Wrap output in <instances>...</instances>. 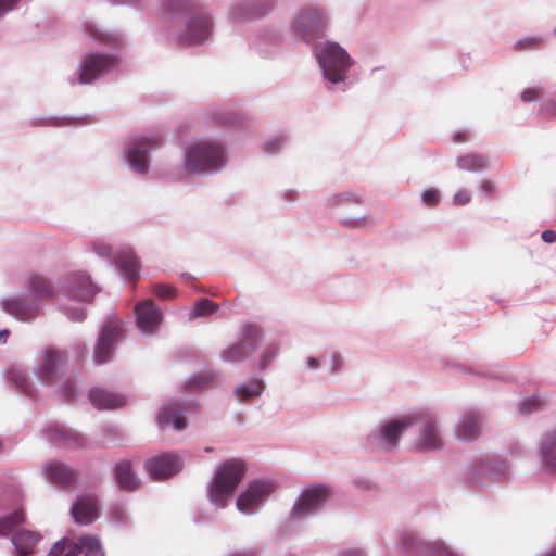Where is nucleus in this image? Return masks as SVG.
<instances>
[{"label": "nucleus", "mask_w": 556, "mask_h": 556, "mask_svg": "<svg viewBox=\"0 0 556 556\" xmlns=\"http://www.w3.org/2000/svg\"><path fill=\"white\" fill-rule=\"evenodd\" d=\"M228 164L226 146L211 138H197L188 141L181 151V165L173 174L176 180L190 177L215 175Z\"/></svg>", "instance_id": "obj_1"}, {"label": "nucleus", "mask_w": 556, "mask_h": 556, "mask_svg": "<svg viewBox=\"0 0 556 556\" xmlns=\"http://www.w3.org/2000/svg\"><path fill=\"white\" fill-rule=\"evenodd\" d=\"M27 293L15 294L0 301V307L18 321L37 319L46 303L54 296L52 282L41 275H30L26 281Z\"/></svg>", "instance_id": "obj_2"}, {"label": "nucleus", "mask_w": 556, "mask_h": 556, "mask_svg": "<svg viewBox=\"0 0 556 556\" xmlns=\"http://www.w3.org/2000/svg\"><path fill=\"white\" fill-rule=\"evenodd\" d=\"M314 55L327 89L344 92L349 87V74L355 63L354 59L341 45L331 40L315 45Z\"/></svg>", "instance_id": "obj_3"}, {"label": "nucleus", "mask_w": 556, "mask_h": 556, "mask_svg": "<svg viewBox=\"0 0 556 556\" xmlns=\"http://www.w3.org/2000/svg\"><path fill=\"white\" fill-rule=\"evenodd\" d=\"M66 353L52 348L42 350L34 367L38 380L56 392L62 393L66 399L75 397V383L64 376Z\"/></svg>", "instance_id": "obj_4"}, {"label": "nucleus", "mask_w": 556, "mask_h": 556, "mask_svg": "<svg viewBox=\"0 0 556 556\" xmlns=\"http://www.w3.org/2000/svg\"><path fill=\"white\" fill-rule=\"evenodd\" d=\"M68 292L66 295L58 294L56 303L60 311L73 321H80L85 318V307L81 305L92 299L98 292L97 286L90 276L85 271H73L66 277Z\"/></svg>", "instance_id": "obj_5"}, {"label": "nucleus", "mask_w": 556, "mask_h": 556, "mask_svg": "<svg viewBox=\"0 0 556 556\" xmlns=\"http://www.w3.org/2000/svg\"><path fill=\"white\" fill-rule=\"evenodd\" d=\"M245 471L247 465L243 460L232 458L222 463L207 485L210 503L217 508H225Z\"/></svg>", "instance_id": "obj_6"}, {"label": "nucleus", "mask_w": 556, "mask_h": 556, "mask_svg": "<svg viewBox=\"0 0 556 556\" xmlns=\"http://www.w3.org/2000/svg\"><path fill=\"white\" fill-rule=\"evenodd\" d=\"M330 24L328 9L319 2L302 4L290 22V29L294 36L306 43L320 38Z\"/></svg>", "instance_id": "obj_7"}, {"label": "nucleus", "mask_w": 556, "mask_h": 556, "mask_svg": "<svg viewBox=\"0 0 556 556\" xmlns=\"http://www.w3.org/2000/svg\"><path fill=\"white\" fill-rule=\"evenodd\" d=\"M418 418L419 415L407 413L382 421L368 434V445L380 451H395L403 432L415 426Z\"/></svg>", "instance_id": "obj_8"}, {"label": "nucleus", "mask_w": 556, "mask_h": 556, "mask_svg": "<svg viewBox=\"0 0 556 556\" xmlns=\"http://www.w3.org/2000/svg\"><path fill=\"white\" fill-rule=\"evenodd\" d=\"M331 488L323 483L303 489L290 509V519L301 521L316 515L331 498Z\"/></svg>", "instance_id": "obj_9"}, {"label": "nucleus", "mask_w": 556, "mask_h": 556, "mask_svg": "<svg viewBox=\"0 0 556 556\" xmlns=\"http://www.w3.org/2000/svg\"><path fill=\"white\" fill-rule=\"evenodd\" d=\"M162 136L153 132L142 135L129 140L123 152V161L139 175L147 174L150 169L149 153L160 146Z\"/></svg>", "instance_id": "obj_10"}, {"label": "nucleus", "mask_w": 556, "mask_h": 556, "mask_svg": "<svg viewBox=\"0 0 556 556\" xmlns=\"http://www.w3.org/2000/svg\"><path fill=\"white\" fill-rule=\"evenodd\" d=\"M117 66L118 60L115 55L102 52L88 53L83 58L78 71L68 77V81L71 85L90 84L115 71Z\"/></svg>", "instance_id": "obj_11"}, {"label": "nucleus", "mask_w": 556, "mask_h": 556, "mask_svg": "<svg viewBox=\"0 0 556 556\" xmlns=\"http://www.w3.org/2000/svg\"><path fill=\"white\" fill-rule=\"evenodd\" d=\"M277 484L271 479L250 481L236 500L237 510L247 516L256 514L276 491Z\"/></svg>", "instance_id": "obj_12"}, {"label": "nucleus", "mask_w": 556, "mask_h": 556, "mask_svg": "<svg viewBox=\"0 0 556 556\" xmlns=\"http://www.w3.org/2000/svg\"><path fill=\"white\" fill-rule=\"evenodd\" d=\"M410 415H419L416 420L419 426L415 440V448L421 452H437L444 447V438L438 418L426 409L410 412Z\"/></svg>", "instance_id": "obj_13"}, {"label": "nucleus", "mask_w": 556, "mask_h": 556, "mask_svg": "<svg viewBox=\"0 0 556 556\" xmlns=\"http://www.w3.org/2000/svg\"><path fill=\"white\" fill-rule=\"evenodd\" d=\"M121 333V320L116 316L109 317L99 332L94 346L93 358L97 364L101 365L111 359L112 352Z\"/></svg>", "instance_id": "obj_14"}, {"label": "nucleus", "mask_w": 556, "mask_h": 556, "mask_svg": "<svg viewBox=\"0 0 556 556\" xmlns=\"http://www.w3.org/2000/svg\"><path fill=\"white\" fill-rule=\"evenodd\" d=\"M509 473L510 470L503 460L495 457H486L481 459L472 469L470 482L473 485H488L486 478L498 482L508 478Z\"/></svg>", "instance_id": "obj_15"}, {"label": "nucleus", "mask_w": 556, "mask_h": 556, "mask_svg": "<svg viewBox=\"0 0 556 556\" xmlns=\"http://www.w3.org/2000/svg\"><path fill=\"white\" fill-rule=\"evenodd\" d=\"M184 462L175 453H163L146 460L144 469L154 480H165L178 473Z\"/></svg>", "instance_id": "obj_16"}, {"label": "nucleus", "mask_w": 556, "mask_h": 556, "mask_svg": "<svg viewBox=\"0 0 556 556\" xmlns=\"http://www.w3.org/2000/svg\"><path fill=\"white\" fill-rule=\"evenodd\" d=\"M135 315L137 328L142 334L152 336L159 331L163 313L152 300L138 303L135 307Z\"/></svg>", "instance_id": "obj_17"}, {"label": "nucleus", "mask_w": 556, "mask_h": 556, "mask_svg": "<svg viewBox=\"0 0 556 556\" xmlns=\"http://www.w3.org/2000/svg\"><path fill=\"white\" fill-rule=\"evenodd\" d=\"M273 7V0L261 2L260 0H239L229 11L228 17L236 23H247L267 14Z\"/></svg>", "instance_id": "obj_18"}, {"label": "nucleus", "mask_w": 556, "mask_h": 556, "mask_svg": "<svg viewBox=\"0 0 556 556\" xmlns=\"http://www.w3.org/2000/svg\"><path fill=\"white\" fill-rule=\"evenodd\" d=\"M212 34V21L207 14H199L188 20L185 31L180 35L179 41L185 46L201 45Z\"/></svg>", "instance_id": "obj_19"}, {"label": "nucleus", "mask_w": 556, "mask_h": 556, "mask_svg": "<svg viewBox=\"0 0 556 556\" xmlns=\"http://www.w3.org/2000/svg\"><path fill=\"white\" fill-rule=\"evenodd\" d=\"M453 433L460 442L476 441L482 433V416L477 412L463 413L454 425Z\"/></svg>", "instance_id": "obj_20"}, {"label": "nucleus", "mask_w": 556, "mask_h": 556, "mask_svg": "<svg viewBox=\"0 0 556 556\" xmlns=\"http://www.w3.org/2000/svg\"><path fill=\"white\" fill-rule=\"evenodd\" d=\"M538 462L542 473L556 476V428L542 435L539 442Z\"/></svg>", "instance_id": "obj_21"}, {"label": "nucleus", "mask_w": 556, "mask_h": 556, "mask_svg": "<svg viewBox=\"0 0 556 556\" xmlns=\"http://www.w3.org/2000/svg\"><path fill=\"white\" fill-rule=\"evenodd\" d=\"M41 475L43 479L54 485L66 486L76 480L75 470L59 460H50L41 466Z\"/></svg>", "instance_id": "obj_22"}, {"label": "nucleus", "mask_w": 556, "mask_h": 556, "mask_svg": "<svg viewBox=\"0 0 556 556\" xmlns=\"http://www.w3.org/2000/svg\"><path fill=\"white\" fill-rule=\"evenodd\" d=\"M71 514L76 523H92L99 518L97 497L93 494L78 496L71 508Z\"/></svg>", "instance_id": "obj_23"}, {"label": "nucleus", "mask_w": 556, "mask_h": 556, "mask_svg": "<svg viewBox=\"0 0 556 556\" xmlns=\"http://www.w3.org/2000/svg\"><path fill=\"white\" fill-rule=\"evenodd\" d=\"M187 407L177 402L166 403L159 413L157 421L161 428L173 427L177 431L186 428L185 413Z\"/></svg>", "instance_id": "obj_24"}, {"label": "nucleus", "mask_w": 556, "mask_h": 556, "mask_svg": "<svg viewBox=\"0 0 556 556\" xmlns=\"http://www.w3.org/2000/svg\"><path fill=\"white\" fill-rule=\"evenodd\" d=\"M90 403L97 409H114L124 406L127 402L125 395L103 388H93L89 392Z\"/></svg>", "instance_id": "obj_25"}, {"label": "nucleus", "mask_w": 556, "mask_h": 556, "mask_svg": "<svg viewBox=\"0 0 556 556\" xmlns=\"http://www.w3.org/2000/svg\"><path fill=\"white\" fill-rule=\"evenodd\" d=\"M265 389L266 382L263 378L251 377L236 386L232 394L238 402L244 403L261 397Z\"/></svg>", "instance_id": "obj_26"}, {"label": "nucleus", "mask_w": 556, "mask_h": 556, "mask_svg": "<svg viewBox=\"0 0 556 556\" xmlns=\"http://www.w3.org/2000/svg\"><path fill=\"white\" fill-rule=\"evenodd\" d=\"M113 263L124 279L134 280L139 274V263L130 248H125L113 256Z\"/></svg>", "instance_id": "obj_27"}, {"label": "nucleus", "mask_w": 556, "mask_h": 556, "mask_svg": "<svg viewBox=\"0 0 556 556\" xmlns=\"http://www.w3.org/2000/svg\"><path fill=\"white\" fill-rule=\"evenodd\" d=\"M45 438L56 445L72 447L79 444V435L72 429L61 425H50L45 429Z\"/></svg>", "instance_id": "obj_28"}, {"label": "nucleus", "mask_w": 556, "mask_h": 556, "mask_svg": "<svg viewBox=\"0 0 556 556\" xmlns=\"http://www.w3.org/2000/svg\"><path fill=\"white\" fill-rule=\"evenodd\" d=\"M264 338V331L256 324L247 323L239 328V341L251 352H254Z\"/></svg>", "instance_id": "obj_29"}, {"label": "nucleus", "mask_w": 556, "mask_h": 556, "mask_svg": "<svg viewBox=\"0 0 556 556\" xmlns=\"http://www.w3.org/2000/svg\"><path fill=\"white\" fill-rule=\"evenodd\" d=\"M41 535L38 532L22 530L15 532L12 538V544L15 546L18 554H28L40 541Z\"/></svg>", "instance_id": "obj_30"}, {"label": "nucleus", "mask_w": 556, "mask_h": 556, "mask_svg": "<svg viewBox=\"0 0 556 556\" xmlns=\"http://www.w3.org/2000/svg\"><path fill=\"white\" fill-rule=\"evenodd\" d=\"M115 478L121 489L132 491L139 484V479L132 471V467L128 460L116 464Z\"/></svg>", "instance_id": "obj_31"}, {"label": "nucleus", "mask_w": 556, "mask_h": 556, "mask_svg": "<svg viewBox=\"0 0 556 556\" xmlns=\"http://www.w3.org/2000/svg\"><path fill=\"white\" fill-rule=\"evenodd\" d=\"M250 351L238 340L227 344L219 353L223 362L233 364L248 359Z\"/></svg>", "instance_id": "obj_32"}, {"label": "nucleus", "mask_w": 556, "mask_h": 556, "mask_svg": "<svg viewBox=\"0 0 556 556\" xmlns=\"http://www.w3.org/2000/svg\"><path fill=\"white\" fill-rule=\"evenodd\" d=\"M281 345L278 341H269L260 352L256 358V369L265 371L278 357Z\"/></svg>", "instance_id": "obj_33"}, {"label": "nucleus", "mask_w": 556, "mask_h": 556, "mask_svg": "<svg viewBox=\"0 0 556 556\" xmlns=\"http://www.w3.org/2000/svg\"><path fill=\"white\" fill-rule=\"evenodd\" d=\"M418 553L419 556H462L445 542L440 540L421 543Z\"/></svg>", "instance_id": "obj_34"}, {"label": "nucleus", "mask_w": 556, "mask_h": 556, "mask_svg": "<svg viewBox=\"0 0 556 556\" xmlns=\"http://www.w3.org/2000/svg\"><path fill=\"white\" fill-rule=\"evenodd\" d=\"M8 380L13 383L24 394H30L31 386L24 368L18 365H12L8 369Z\"/></svg>", "instance_id": "obj_35"}, {"label": "nucleus", "mask_w": 556, "mask_h": 556, "mask_svg": "<svg viewBox=\"0 0 556 556\" xmlns=\"http://www.w3.org/2000/svg\"><path fill=\"white\" fill-rule=\"evenodd\" d=\"M456 164L458 168L467 172H481L488 167L486 159L477 153H469L459 156Z\"/></svg>", "instance_id": "obj_36"}, {"label": "nucleus", "mask_w": 556, "mask_h": 556, "mask_svg": "<svg viewBox=\"0 0 556 556\" xmlns=\"http://www.w3.org/2000/svg\"><path fill=\"white\" fill-rule=\"evenodd\" d=\"M76 544H78V553L85 556H104L101 542L97 536L84 535Z\"/></svg>", "instance_id": "obj_37"}, {"label": "nucleus", "mask_w": 556, "mask_h": 556, "mask_svg": "<svg viewBox=\"0 0 556 556\" xmlns=\"http://www.w3.org/2000/svg\"><path fill=\"white\" fill-rule=\"evenodd\" d=\"M78 544L67 539L58 541L49 551L48 556H77Z\"/></svg>", "instance_id": "obj_38"}, {"label": "nucleus", "mask_w": 556, "mask_h": 556, "mask_svg": "<svg viewBox=\"0 0 556 556\" xmlns=\"http://www.w3.org/2000/svg\"><path fill=\"white\" fill-rule=\"evenodd\" d=\"M217 305L208 299H202L195 302L192 309L189 313V319H195L198 317H206L216 312Z\"/></svg>", "instance_id": "obj_39"}, {"label": "nucleus", "mask_w": 556, "mask_h": 556, "mask_svg": "<svg viewBox=\"0 0 556 556\" xmlns=\"http://www.w3.org/2000/svg\"><path fill=\"white\" fill-rule=\"evenodd\" d=\"M24 519L22 510H14L10 516L0 518V536H7L13 528L21 523Z\"/></svg>", "instance_id": "obj_40"}, {"label": "nucleus", "mask_w": 556, "mask_h": 556, "mask_svg": "<svg viewBox=\"0 0 556 556\" xmlns=\"http://www.w3.org/2000/svg\"><path fill=\"white\" fill-rule=\"evenodd\" d=\"M327 370L329 375L337 376L339 375L345 365L344 356L341 352L334 350L331 351L326 359Z\"/></svg>", "instance_id": "obj_41"}, {"label": "nucleus", "mask_w": 556, "mask_h": 556, "mask_svg": "<svg viewBox=\"0 0 556 556\" xmlns=\"http://www.w3.org/2000/svg\"><path fill=\"white\" fill-rule=\"evenodd\" d=\"M189 7L188 0H162L161 9L164 14H174L186 10Z\"/></svg>", "instance_id": "obj_42"}, {"label": "nucleus", "mask_w": 556, "mask_h": 556, "mask_svg": "<svg viewBox=\"0 0 556 556\" xmlns=\"http://www.w3.org/2000/svg\"><path fill=\"white\" fill-rule=\"evenodd\" d=\"M421 201L427 206H435L441 201V192L437 188L425 189L421 194Z\"/></svg>", "instance_id": "obj_43"}, {"label": "nucleus", "mask_w": 556, "mask_h": 556, "mask_svg": "<svg viewBox=\"0 0 556 556\" xmlns=\"http://www.w3.org/2000/svg\"><path fill=\"white\" fill-rule=\"evenodd\" d=\"M89 249L99 257L109 260L112 253L111 247L101 240H94L90 243Z\"/></svg>", "instance_id": "obj_44"}, {"label": "nucleus", "mask_w": 556, "mask_h": 556, "mask_svg": "<svg viewBox=\"0 0 556 556\" xmlns=\"http://www.w3.org/2000/svg\"><path fill=\"white\" fill-rule=\"evenodd\" d=\"M472 198V192L467 188H460L458 189L452 199V202L456 206H464L467 205Z\"/></svg>", "instance_id": "obj_45"}, {"label": "nucleus", "mask_w": 556, "mask_h": 556, "mask_svg": "<svg viewBox=\"0 0 556 556\" xmlns=\"http://www.w3.org/2000/svg\"><path fill=\"white\" fill-rule=\"evenodd\" d=\"M110 517L111 520L117 525L125 523L127 521V510L123 505L116 504L112 506Z\"/></svg>", "instance_id": "obj_46"}, {"label": "nucleus", "mask_w": 556, "mask_h": 556, "mask_svg": "<svg viewBox=\"0 0 556 556\" xmlns=\"http://www.w3.org/2000/svg\"><path fill=\"white\" fill-rule=\"evenodd\" d=\"M543 90L540 87H529L523 90L520 94V99L523 102L536 101L542 97Z\"/></svg>", "instance_id": "obj_47"}, {"label": "nucleus", "mask_w": 556, "mask_h": 556, "mask_svg": "<svg viewBox=\"0 0 556 556\" xmlns=\"http://www.w3.org/2000/svg\"><path fill=\"white\" fill-rule=\"evenodd\" d=\"M323 358L316 355H307L304 361V366L308 371H318L323 366Z\"/></svg>", "instance_id": "obj_48"}, {"label": "nucleus", "mask_w": 556, "mask_h": 556, "mask_svg": "<svg viewBox=\"0 0 556 556\" xmlns=\"http://www.w3.org/2000/svg\"><path fill=\"white\" fill-rule=\"evenodd\" d=\"M154 293L161 299H170L176 294V290L168 285H155Z\"/></svg>", "instance_id": "obj_49"}, {"label": "nucleus", "mask_w": 556, "mask_h": 556, "mask_svg": "<svg viewBox=\"0 0 556 556\" xmlns=\"http://www.w3.org/2000/svg\"><path fill=\"white\" fill-rule=\"evenodd\" d=\"M539 408V400L535 396H530L525 399L519 404V409L521 413H531Z\"/></svg>", "instance_id": "obj_50"}, {"label": "nucleus", "mask_w": 556, "mask_h": 556, "mask_svg": "<svg viewBox=\"0 0 556 556\" xmlns=\"http://www.w3.org/2000/svg\"><path fill=\"white\" fill-rule=\"evenodd\" d=\"M20 0H0V17L14 11Z\"/></svg>", "instance_id": "obj_51"}, {"label": "nucleus", "mask_w": 556, "mask_h": 556, "mask_svg": "<svg viewBox=\"0 0 556 556\" xmlns=\"http://www.w3.org/2000/svg\"><path fill=\"white\" fill-rule=\"evenodd\" d=\"M282 146V139L281 138H273L270 140H268L265 146H264V149L267 153H276L279 151L280 147Z\"/></svg>", "instance_id": "obj_52"}, {"label": "nucleus", "mask_w": 556, "mask_h": 556, "mask_svg": "<svg viewBox=\"0 0 556 556\" xmlns=\"http://www.w3.org/2000/svg\"><path fill=\"white\" fill-rule=\"evenodd\" d=\"M479 191L482 195H491L495 192V186L491 180L482 179L479 184Z\"/></svg>", "instance_id": "obj_53"}, {"label": "nucleus", "mask_w": 556, "mask_h": 556, "mask_svg": "<svg viewBox=\"0 0 556 556\" xmlns=\"http://www.w3.org/2000/svg\"><path fill=\"white\" fill-rule=\"evenodd\" d=\"M369 220L368 216H361L356 218H350L344 220V223L350 227H359L365 225Z\"/></svg>", "instance_id": "obj_54"}, {"label": "nucleus", "mask_w": 556, "mask_h": 556, "mask_svg": "<svg viewBox=\"0 0 556 556\" xmlns=\"http://www.w3.org/2000/svg\"><path fill=\"white\" fill-rule=\"evenodd\" d=\"M541 41H542L541 37L532 36V37H525V38H522L521 40H519L517 42V45L520 46V47H523V46H527V45H536V43H539Z\"/></svg>", "instance_id": "obj_55"}, {"label": "nucleus", "mask_w": 556, "mask_h": 556, "mask_svg": "<svg viewBox=\"0 0 556 556\" xmlns=\"http://www.w3.org/2000/svg\"><path fill=\"white\" fill-rule=\"evenodd\" d=\"M339 556H365V553L361 548L353 547L340 552Z\"/></svg>", "instance_id": "obj_56"}, {"label": "nucleus", "mask_w": 556, "mask_h": 556, "mask_svg": "<svg viewBox=\"0 0 556 556\" xmlns=\"http://www.w3.org/2000/svg\"><path fill=\"white\" fill-rule=\"evenodd\" d=\"M541 238L546 243H553L556 241V232H554L553 230H544L541 233Z\"/></svg>", "instance_id": "obj_57"}, {"label": "nucleus", "mask_w": 556, "mask_h": 556, "mask_svg": "<svg viewBox=\"0 0 556 556\" xmlns=\"http://www.w3.org/2000/svg\"><path fill=\"white\" fill-rule=\"evenodd\" d=\"M282 198L287 201H294L296 199V192L294 190H286L282 192Z\"/></svg>", "instance_id": "obj_58"}, {"label": "nucleus", "mask_w": 556, "mask_h": 556, "mask_svg": "<svg viewBox=\"0 0 556 556\" xmlns=\"http://www.w3.org/2000/svg\"><path fill=\"white\" fill-rule=\"evenodd\" d=\"M10 334V331L8 329H3L0 331V343L4 344L8 340V337Z\"/></svg>", "instance_id": "obj_59"}, {"label": "nucleus", "mask_w": 556, "mask_h": 556, "mask_svg": "<svg viewBox=\"0 0 556 556\" xmlns=\"http://www.w3.org/2000/svg\"><path fill=\"white\" fill-rule=\"evenodd\" d=\"M555 112H556L555 110H552V109H549V108H547V106H544V108L542 109V114H544V115H546V116H551V115H553Z\"/></svg>", "instance_id": "obj_60"}, {"label": "nucleus", "mask_w": 556, "mask_h": 556, "mask_svg": "<svg viewBox=\"0 0 556 556\" xmlns=\"http://www.w3.org/2000/svg\"><path fill=\"white\" fill-rule=\"evenodd\" d=\"M345 198H346V194H337V195H334V197L332 198V201H333L334 203H339V202H341V200H343V199H345Z\"/></svg>", "instance_id": "obj_61"}, {"label": "nucleus", "mask_w": 556, "mask_h": 556, "mask_svg": "<svg viewBox=\"0 0 556 556\" xmlns=\"http://www.w3.org/2000/svg\"><path fill=\"white\" fill-rule=\"evenodd\" d=\"M454 139L455 141L457 142H462V141H465L466 139L465 138H462V134L457 132L454 135Z\"/></svg>", "instance_id": "obj_62"}, {"label": "nucleus", "mask_w": 556, "mask_h": 556, "mask_svg": "<svg viewBox=\"0 0 556 556\" xmlns=\"http://www.w3.org/2000/svg\"><path fill=\"white\" fill-rule=\"evenodd\" d=\"M544 556H556V552H551V553H548V554H546Z\"/></svg>", "instance_id": "obj_63"}, {"label": "nucleus", "mask_w": 556, "mask_h": 556, "mask_svg": "<svg viewBox=\"0 0 556 556\" xmlns=\"http://www.w3.org/2000/svg\"><path fill=\"white\" fill-rule=\"evenodd\" d=\"M96 39H98V40H103V37H102V35H101V34H99V35H97V36H96Z\"/></svg>", "instance_id": "obj_64"}]
</instances>
